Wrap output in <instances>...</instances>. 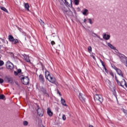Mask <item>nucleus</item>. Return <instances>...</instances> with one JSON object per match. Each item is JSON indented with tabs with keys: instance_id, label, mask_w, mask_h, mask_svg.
I'll return each mask as SVG.
<instances>
[{
	"instance_id": "obj_1",
	"label": "nucleus",
	"mask_w": 127,
	"mask_h": 127,
	"mask_svg": "<svg viewBox=\"0 0 127 127\" xmlns=\"http://www.w3.org/2000/svg\"><path fill=\"white\" fill-rule=\"evenodd\" d=\"M61 4H63L64 3L65 5L68 6L71 8L72 11L74 14H76V10L73 7V5L72 4V0H59Z\"/></svg>"
},
{
	"instance_id": "obj_2",
	"label": "nucleus",
	"mask_w": 127,
	"mask_h": 127,
	"mask_svg": "<svg viewBox=\"0 0 127 127\" xmlns=\"http://www.w3.org/2000/svg\"><path fill=\"white\" fill-rule=\"evenodd\" d=\"M62 10L64 15H68V16H74L76 15V13L74 14L73 12L70 10V8H68L67 5L64 6L62 7Z\"/></svg>"
},
{
	"instance_id": "obj_3",
	"label": "nucleus",
	"mask_w": 127,
	"mask_h": 127,
	"mask_svg": "<svg viewBox=\"0 0 127 127\" xmlns=\"http://www.w3.org/2000/svg\"><path fill=\"white\" fill-rule=\"evenodd\" d=\"M94 99L95 101H99L100 104H102L103 103V101H104L103 100V97L100 94H95L94 95Z\"/></svg>"
},
{
	"instance_id": "obj_4",
	"label": "nucleus",
	"mask_w": 127,
	"mask_h": 127,
	"mask_svg": "<svg viewBox=\"0 0 127 127\" xmlns=\"http://www.w3.org/2000/svg\"><path fill=\"white\" fill-rule=\"evenodd\" d=\"M6 67L8 70H13L14 65L12 64L9 61H8L6 63Z\"/></svg>"
},
{
	"instance_id": "obj_5",
	"label": "nucleus",
	"mask_w": 127,
	"mask_h": 127,
	"mask_svg": "<svg viewBox=\"0 0 127 127\" xmlns=\"http://www.w3.org/2000/svg\"><path fill=\"white\" fill-rule=\"evenodd\" d=\"M21 80L23 85H28L29 83V78H28V76L23 77L21 78Z\"/></svg>"
},
{
	"instance_id": "obj_6",
	"label": "nucleus",
	"mask_w": 127,
	"mask_h": 127,
	"mask_svg": "<svg viewBox=\"0 0 127 127\" xmlns=\"http://www.w3.org/2000/svg\"><path fill=\"white\" fill-rule=\"evenodd\" d=\"M37 112L39 117H43V115H44V112H43V110L39 107V105L37 106Z\"/></svg>"
},
{
	"instance_id": "obj_7",
	"label": "nucleus",
	"mask_w": 127,
	"mask_h": 127,
	"mask_svg": "<svg viewBox=\"0 0 127 127\" xmlns=\"http://www.w3.org/2000/svg\"><path fill=\"white\" fill-rule=\"evenodd\" d=\"M78 97H79V100H80V101H81L82 103H85L86 101V98L85 97V96L84 95V94L81 93H79Z\"/></svg>"
},
{
	"instance_id": "obj_8",
	"label": "nucleus",
	"mask_w": 127,
	"mask_h": 127,
	"mask_svg": "<svg viewBox=\"0 0 127 127\" xmlns=\"http://www.w3.org/2000/svg\"><path fill=\"white\" fill-rule=\"evenodd\" d=\"M115 69L116 70L117 74L119 75V76H120L121 77H124V75L123 74V72H122V70H121V69L117 67H115Z\"/></svg>"
},
{
	"instance_id": "obj_9",
	"label": "nucleus",
	"mask_w": 127,
	"mask_h": 127,
	"mask_svg": "<svg viewBox=\"0 0 127 127\" xmlns=\"http://www.w3.org/2000/svg\"><path fill=\"white\" fill-rule=\"evenodd\" d=\"M48 81H49V82H50L51 83H52L53 84H54V83H55V82H56V79L55 78V77H54L52 76H50V77H49V79H48Z\"/></svg>"
},
{
	"instance_id": "obj_10",
	"label": "nucleus",
	"mask_w": 127,
	"mask_h": 127,
	"mask_svg": "<svg viewBox=\"0 0 127 127\" xmlns=\"http://www.w3.org/2000/svg\"><path fill=\"white\" fill-rule=\"evenodd\" d=\"M40 90L41 92H42V93H44V95H46V94H48L47 90H46V88L43 87V86L40 88Z\"/></svg>"
},
{
	"instance_id": "obj_11",
	"label": "nucleus",
	"mask_w": 127,
	"mask_h": 127,
	"mask_svg": "<svg viewBox=\"0 0 127 127\" xmlns=\"http://www.w3.org/2000/svg\"><path fill=\"white\" fill-rule=\"evenodd\" d=\"M103 39L105 40H109L111 38V36L110 35H107L106 33H104L103 35Z\"/></svg>"
},
{
	"instance_id": "obj_12",
	"label": "nucleus",
	"mask_w": 127,
	"mask_h": 127,
	"mask_svg": "<svg viewBox=\"0 0 127 127\" xmlns=\"http://www.w3.org/2000/svg\"><path fill=\"white\" fill-rule=\"evenodd\" d=\"M81 12L83 15H88L89 14V10L87 9H84Z\"/></svg>"
},
{
	"instance_id": "obj_13",
	"label": "nucleus",
	"mask_w": 127,
	"mask_h": 127,
	"mask_svg": "<svg viewBox=\"0 0 127 127\" xmlns=\"http://www.w3.org/2000/svg\"><path fill=\"white\" fill-rule=\"evenodd\" d=\"M116 81H117V84L119 86H121V87H122L123 88H124V85H125V83H123L124 79L121 82H120V81H119L118 80H116Z\"/></svg>"
},
{
	"instance_id": "obj_14",
	"label": "nucleus",
	"mask_w": 127,
	"mask_h": 127,
	"mask_svg": "<svg viewBox=\"0 0 127 127\" xmlns=\"http://www.w3.org/2000/svg\"><path fill=\"white\" fill-rule=\"evenodd\" d=\"M39 80L42 84H44V77L42 74H40L39 76Z\"/></svg>"
},
{
	"instance_id": "obj_15",
	"label": "nucleus",
	"mask_w": 127,
	"mask_h": 127,
	"mask_svg": "<svg viewBox=\"0 0 127 127\" xmlns=\"http://www.w3.org/2000/svg\"><path fill=\"white\" fill-rule=\"evenodd\" d=\"M45 76L47 80H48L49 79V77L51 76V75H50V73L49 72V71H48V70H46Z\"/></svg>"
},
{
	"instance_id": "obj_16",
	"label": "nucleus",
	"mask_w": 127,
	"mask_h": 127,
	"mask_svg": "<svg viewBox=\"0 0 127 127\" xmlns=\"http://www.w3.org/2000/svg\"><path fill=\"white\" fill-rule=\"evenodd\" d=\"M6 81H7L8 83H10V84H12L13 80H12V78L11 77H7L6 78Z\"/></svg>"
},
{
	"instance_id": "obj_17",
	"label": "nucleus",
	"mask_w": 127,
	"mask_h": 127,
	"mask_svg": "<svg viewBox=\"0 0 127 127\" xmlns=\"http://www.w3.org/2000/svg\"><path fill=\"white\" fill-rule=\"evenodd\" d=\"M47 114L48 116H49V117H52V116H53V113L52 112V111H51V110L49 108H48Z\"/></svg>"
},
{
	"instance_id": "obj_18",
	"label": "nucleus",
	"mask_w": 127,
	"mask_h": 127,
	"mask_svg": "<svg viewBox=\"0 0 127 127\" xmlns=\"http://www.w3.org/2000/svg\"><path fill=\"white\" fill-rule=\"evenodd\" d=\"M24 58L26 62H30V60L29 59V56L24 55Z\"/></svg>"
},
{
	"instance_id": "obj_19",
	"label": "nucleus",
	"mask_w": 127,
	"mask_h": 127,
	"mask_svg": "<svg viewBox=\"0 0 127 127\" xmlns=\"http://www.w3.org/2000/svg\"><path fill=\"white\" fill-rule=\"evenodd\" d=\"M61 104L63 105V106H64L65 107H67V104H66V101H65V100L63 98H61Z\"/></svg>"
},
{
	"instance_id": "obj_20",
	"label": "nucleus",
	"mask_w": 127,
	"mask_h": 127,
	"mask_svg": "<svg viewBox=\"0 0 127 127\" xmlns=\"http://www.w3.org/2000/svg\"><path fill=\"white\" fill-rule=\"evenodd\" d=\"M107 45H108V46H109V47L111 48V49H113V50H117V49H116V47H115L114 46H113V45H112L111 43H108L107 44Z\"/></svg>"
},
{
	"instance_id": "obj_21",
	"label": "nucleus",
	"mask_w": 127,
	"mask_h": 127,
	"mask_svg": "<svg viewBox=\"0 0 127 127\" xmlns=\"http://www.w3.org/2000/svg\"><path fill=\"white\" fill-rule=\"evenodd\" d=\"M8 39H9V41H10V42H12V41H13L14 38L13 37V36L10 35L8 36Z\"/></svg>"
},
{
	"instance_id": "obj_22",
	"label": "nucleus",
	"mask_w": 127,
	"mask_h": 127,
	"mask_svg": "<svg viewBox=\"0 0 127 127\" xmlns=\"http://www.w3.org/2000/svg\"><path fill=\"white\" fill-rule=\"evenodd\" d=\"M19 41L17 39H14L13 41H12V44H16V43H19Z\"/></svg>"
},
{
	"instance_id": "obj_23",
	"label": "nucleus",
	"mask_w": 127,
	"mask_h": 127,
	"mask_svg": "<svg viewBox=\"0 0 127 127\" xmlns=\"http://www.w3.org/2000/svg\"><path fill=\"white\" fill-rule=\"evenodd\" d=\"M39 22H40L41 25L44 28V26L45 25V23H44V22L41 20V19H40L39 20Z\"/></svg>"
},
{
	"instance_id": "obj_24",
	"label": "nucleus",
	"mask_w": 127,
	"mask_h": 127,
	"mask_svg": "<svg viewBox=\"0 0 127 127\" xmlns=\"http://www.w3.org/2000/svg\"><path fill=\"white\" fill-rule=\"evenodd\" d=\"M73 2L75 5H79V3H80V0H73Z\"/></svg>"
},
{
	"instance_id": "obj_25",
	"label": "nucleus",
	"mask_w": 127,
	"mask_h": 127,
	"mask_svg": "<svg viewBox=\"0 0 127 127\" xmlns=\"http://www.w3.org/2000/svg\"><path fill=\"white\" fill-rule=\"evenodd\" d=\"M0 8L1 10H3V11H4L5 12H6L7 13V12H8V11H7V9H6V8L4 7L0 6Z\"/></svg>"
},
{
	"instance_id": "obj_26",
	"label": "nucleus",
	"mask_w": 127,
	"mask_h": 127,
	"mask_svg": "<svg viewBox=\"0 0 127 127\" xmlns=\"http://www.w3.org/2000/svg\"><path fill=\"white\" fill-rule=\"evenodd\" d=\"M92 36H93V37H97L99 39H101V37H99V36H98V35H97V34H96L95 33H92Z\"/></svg>"
},
{
	"instance_id": "obj_27",
	"label": "nucleus",
	"mask_w": 127,
	"mask_h": 127,
	"mask_svg": "<svg viewBox=\"0 0 127 127\" xmlns=\"http://www.w3.org/2000/svg\"><path fill=\"white\" fill-rule=\"evenodd\" d=\"M25 8L27 9V10H29V5L28 3H26L24 4Z\"/></svg>"
},
{
	"instance_id": "obj_28",
	"label": "nucleus",
	"mask_w": 127,
	"mask_h": 127,
	"mask_svg": "<svg viewBox=\"0 0 127 127\" xmlns=\"http://www.w3.org/2000/svg\"><path fill=\"white\" fill-rule=\"evenodd\" d=\"M87 20H88V22H89L90 24H93V22H92V19L88 18Z\"/></svg>"
},
{
	"instance_id": "obj_29",
	"label": "nucleus",
	"mask_w": 127,
	"mask_h": 127,
	"mask_svg": "<svg viewBox=\"0 0 127 127\" xmlns=\"http://www.w3.org/2000/svg\"><path fill=\"white\" fill-rule=\"evenodd\" d=\"M88 51L89 52V53H91V52L92 51V47L89 46L88 47Z\"/></svg>"
},
{
	"instance_id": "obj_30",
	"label": "nucleus",
	"mask_w": 127,
	"mask_h": 127,
	"mask_svg": "<svg viewBox=\"0 0 127 127\" xmlns=\"http://www.w3.org/2000/svg\"><path fill=\"white\" fill-rule=\"evenodd\" d=\"M4 98H5L4 95H0V100H3Z\"/></svg>"
},
{
	"instance_id": "obj_31",
	"label": "nucleus",
	"mask_w": 127,
	"mask_h": 127,
	"mask_svg": "<svg viewBox=\"0 0 127 127\" xmlns=\"http://www.w3.org/2000/svg\"><path fill=\"white\" fill-rule=\"evenodd\" d=\"M4 64V63H3V61H0V67L2 66Z\"/></svg>"
},
{
	"instance_id": "obj_32",
	"label": "nucleus",
	"mask_w": 127,
	"mask_h": 127,
	"mask_svg": "<svg viewBox=\"0 0 127 127\" xmlns=\"http://www.w3.org/2000/svg\"><path fill=\"white\" fill-rule=\"evenodd\" d=\"M122 83H124V85L127 88V83L125 79H123V82H122Z\"/></svg>"
},
{
	"instance_id": "obj_33",
	"label": "nucleus",
	"mask_w": 127,
	"mask_h": 127,
	"mask_svg": "<svg viewBox=\"0 0 127 127\" xmlns=\"http://www.w3.org/2000/svg\"><path fill=\"white\" fill-rule=\"evenodd\" d=\"M62 119L63 121H66V116H65V115H63Z\"/></svg>"
},
{
	"instance_id": "obj_34",
	"label": "nucleus",
	"mask_w": 127,
	"mask_h": 127,
	"mask_svg": "<svg viewBox=\"0 0 127 127\" xmlns=\"http://www.w3.org/2000/svg\"><path fill=\"white\" fill-rule=\"evenodd\" d=\"M23 125L24 126H27V125H28V122L27 121H24Z\"/></svg>"
},
{
	"instance_id": "obj_35",
	"label": "nucleus",
	"mask_w": 127,
	"mask_h": 127,
	"mask_svg": "<svg viewBox=\"0 0 127 127\" xmlns=\"http://www.w3.org/2000/svg\"><path fill=\"white\" fill-rule=\"evenodd\" d=\"M123 112L125 114L126 116L127 117V111L126 110L124 109Z\"/></svg>"
},
{
	"instance_id": "obj_36",
	"label": "nucleus",
	"mask_w": 127,
	"mask_h": 127,
	"mask_svg": "<svg viewBox=\"0 0 127 127\" xmlns=\"http://www.w3.org/2000/svg\"><path fill=\"white\" fill-rule=\"evenodd\" d=\"M14 74L15 76H17L18 75V72L17 71H14Z\"/></svg>"
},
{
	"instance_id": "obj_37",
	"label": "nucleus",
	"mask_w": 127,
	"mask_h": 127,
	"mask_svg": "<svg viewBox=\"0 0 127 127\" xmlns=\"http://www.w3.org/2000/svg\"><path fill=\"white\" fill-rule=\"evenodd\" d=\"M103 68L105 69L106 73H109V70H108V69H107V68H106V66Z\"/></svg>"
},
{
	"instance_id": "obj_38",
	"label": "nucleus",
	"mask_w": 127,
	"mask_h": 127,
	"mask_svg": "<svg viewBox=\"0 0 127 127\" xmlns=\"http://www.w3.org/2000/svg\"><path fill=\"white\" fill-rule=\"evenodd\" d=\"M102 65L103 66V68H105L106 67V65H105V64L104 63V62H102L101 63Z\"/></svg>"
},
{
	"instance_id": "obj_39",
	"label": "nucleus",
	"mask_w": 127,
	"mask_h": 127,
	"mask_svg": "<svg viewBox=\"0 0 127 127\" xmlns=\"http://www.w3.org/2000/svg\"><path fill=\"white\" fill-rule=\"evenodd\" d=\"M3 83V79L0 78V84H2Z\"/></svg>"
},
{
	"instance_id": "obj_40",
	"label": "nucleus",
	"mask_w": 127,
	"mask_h": 127,
	"mask_svg": "<svg viewBox=\"0 0 127 127\" xmlns=\"http://www.w3.org/2000/svg\"><path fill=\"white\" fill-rule=\"evenodd\" d=\"M17 72H18V74H19V73H21V69H17Z\"/></svg>"
},
{
	"instance_id": "obj_41",
	"label": "nucleus",
	"mask_w": 127,
	"mask_h": 127,
	"mask_svg": "<svg viewBox=\"0 0 127 127\" xmlns=\"http://www.w3.org/2000/svg\"><path fill=\"white\" fill-rule=\"evenodd\" d=\"M51 44H52V45H55V42H54V41H51Z\"/></svg>"
},
{
	"instance_id": "obj_42",
	"label": "nucleus",
	"mask_w": 127,
	"mask_h": 127,
	"mask_svg": "<svg viewBox=\"0 0 127 127\" xmlns=\"http://www.w3.org/2000/svg\"><path fill=\"white\" fill-rule=\"evenodd\" d=\"M22 35H24V36H26V33L24 32H22Z\"/></svg>"
},
{
	"instance_id": "obj_43",
	"label": "nucleus",
	"mask_w": 127,
	"mask_h": 127,
	"mask_svg": "<svg viewBox=\"0 0 127 127\" xmlns=\"http://www.w3.org/2000/svg\"><path fill=\"white\" fill-rule=\"evenodd\" d=\"M91 57H92V58H93L94 60H96V58H95V56H94V55L91 56Z\"/></svg>"
},
{
	"instance_id": "obj_44",
	"label": "nucleus",
	"mask_w": 127,
	"mask_h": 127,
	"mask_svg": "<svg viewBox=\"0 0 127 127\" xmlns=\"http://www.w3.org/2000/svg\"><path fill=\"white\" fill-rule=\"evenodd\" d=\"M114 96H115V97H116V98H117V93H116V92H114Z\"/></svg>"
},
{
	"instance_id": "obj_45",
	"label": "nucleus",
	"mask_w": 127,
	"mask_h": 127,
	"mask_svg": "<svg viewBox=\"0 0 127 127\" xmlns=\"http://www.w3.org/2000/svg\"><path fill=\"white\" fill-rule=\"evenodd\" d=\"M87 20H88V19H84V21H83V22H84V23H86V22Z\"/></svg>"
},
{
	"instance_id": "obj_46",
	"label": "nucleus",
	"mask_w": 127,
	"mask_h": 127,
	"mask_svg": "<svg viewBox=\"0 0 127 127\" xmlns=\"http://www.w3.org/2000/svg\"><path fill=\"white\" fill-rule=\"evenodd\" d=\"M110 75H111V76H112V77H114V73H113V72H110Z\"/></svg>"
},
{
	"instance_id": "obj_47",
	"label": "nucleus",
	"mask_w": 127,
	"mask_h": 127,
	"mask_svg": "<svg viewBox=\"0 0 127 127\" xmlns=\"http://www.w3.org/2000/svg\"><path fill=\"white\" fill-rule=\"evenodd\" d=\"M58 94H59V95H60V96H62L61 93H60V91H58Z\"/></svg>"
},
{
	"instance_id": "obj_48",
	"label": "nucleus",
	"mask_w": 127,
	"mask_h": 127,
	"mask_svg": "<svg viewBox=\"0 0 127 127\" xmlns=\"http://www.w3.org/2000/svg\"><path fill=\"white\" fill-rule=\"evenodd\" d=\"M89 127H94V126L93 125H90Z\"/></svg>"
},
{
	"instance_id": "obj_49",
	"label": "nucleus",
	"mask_w": 127,
	"mask_h": 127,
	"mask_svg": "<svg viewBox=\"0 0 127 127\" xmlns=\"http://www.w3.org/2000/svg\"><path fill=\"white\" fill-rule=\"evenodd\" d=\"M100 61L101 63H102V62H103L102 60H100Z\"/></svg>"
},
{
	"instance_id": "obj_50",
	"label": "nucleus",
	"mask_w": 127,
	"mask_h": 127,
	"mask_svg": "<svg viewBox=\"0 0 127 127\" xmlns=\"http://www.w3.org/2000/svg\"><path fill=\"white\" fill-rule=\"evenodd\" d=\"M77 9H78V10H80V8L78 7V8H77Z\"/></svg>"
},
{
	"instance_id": "obj_51",
	"label": "nucleus",
	"mask_w": 127,
	"mask_h": 127,
	"mask_svg": "<svg viewBox=\"0 0 127 127\" xmlns=\"http://www.w3.org/2000/svg\"><path fill=\"white\" fill-rule=\"evenodd\" d=\"M0 69H2V68H0Z\"/></svg>"
},
{
	"instance_id": "obj_52",
	"label": "nucleus",
	"mask_w": 127,
	"mask_h": 127,
	"mask_svg": "<svg viewBox=\"0 0 127 127\" xmlns=\"http://www.w3.org/2000/svg\"><path fill=\"white\" fill-rule=\"evenodd\" d=\"M43 127H45L44 126H43Z\"/></svg>"
}]
</instances>
